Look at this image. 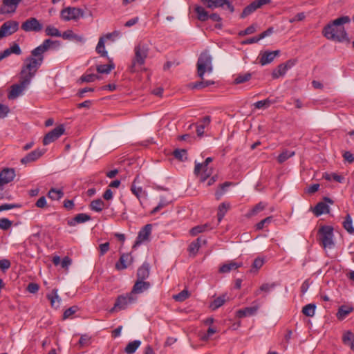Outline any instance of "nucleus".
<instances>
[{
  "label": "nucleus",
  "mask_w": 354,
  "mask_h": 354,
  "mask_svg": "<svg viewBox=\"0 0 354 354\" xmlns=\"http://www.w3.org/2000/svg\"><path fill=\"white\" fill-rule=\"evenodd\" d=\"M64 131L63 125H59L49 131L43 139L44 145H48L58 139L64 133Z\"/></svg>",
  "instance_id": "9"
},
{
  "label": "nucleus",
  "mask_w": 354,
  "mask_h": 354,
  "mask_svg": "<svg viewBox=\"0 0 354 354\" xmlns=\"http://www.w3.org/2000/svg\"><path fill=\"white\" fill-rule=\"evenodd\" d=\"M62 37L64 39L72 40L77 43L84 44L86 39L82 35H77L73 32L72 30H67L62 34Z\"/></svg>",
  "instance_id": "23"
},
{
  "label": "nucleus",
  "mask_w": 354,
  "mask_h": 354,
  "mask_svg": "<svg viewBox=\"0 0 354 354\" xmlns=\"http://www.w3.org/2000/svg\"><path fill=\"white\" fill-rule=\"evenodd\" d=\"M79 308L77 306H73L69 308L66 309L63 314V319H66L70 318L73 315H74L77 310Z\"/></svg>",
  "instance_id": "53"
},
{
  "label": "nucleus",
  "mask_w": 354,
  "mask_h": 354,
  "mask_svg": "<svg viewBox=\"0 0 354 354\" xmlns=\"http://www.w3.org/2000/svg\"><path fill=\"white\" fill-rule=\"evenodd\" d=\"M18 29L19 23L17 21L10 20L4 22L0 28V39L12 35Z\"/></svg>",
  "instance_id": "7"
},
{
  "label": "nucleus",
  "mask_w": 354,
  "mask_h": 354,
  "mask_svg": "<svg viewBox=\"0 0 354 354\" xmlns=\"http://www.w3.org/2000/svg\"><path fill=\"white\" fill-rule=\"evenodd\" d=\"M354 308L351 304L342 305L339 307L336 313V317L338 320H344L353 311Z\"/></svg>",
  "instance_id": "24"
},
{
  "label": "nucleus",
  "mask_w": 354,
  "mask_h": 354,
  "mask_svg": "<svg viewBox=\"0 0 354 354\" xmlns=\"http://www.w3.org/2000/svg\"><path fill=\"white\" fill-rule=\"evenodd\" d=\"M46 297L50 301L52 308L56 309L59 308L62 299L58 295V290L57 288H53L51 292L46 295Z\"/></svg>",
  "instance_id": "26"
},
{
  "label": "nucleus",
  "mask_w": 354,
  "mask_h": 354,
  "mask_svg": "<svg viewBox=\"0 0 354 354\" xmlns=\"http://www.w3.org/2000/svg\"><path fill=\"white\" fill-rule=\"evenodd\" d=\"M264 259L260 257H257L254 260V262L252 265V270L253 269H255L256 270H258L260 269L263 265L264 264Z\"/></svg>",
  "instance_id": "59"
},
{
  "label": "nucleus",
  "mask_w": 354,
  "mask_h": 354,
  "mask_svg": "<svg viewBox=\"0 0 354 354\" xmlns=\"http://www.w3.org/2000/svg\"><path fill=\"white\" fill-rule=\"evenodd\" d=\"M272 220H273V217L272 216H268L266 218L261 220L260 222H259L256 225L257 230H262L264 227L265 225H268V224L270 223L272 221Z\"/></svg>",
  "instance_id": "55"
},
{
  "label": "nucleus",
  "mask_w": 354,
  "mask_h": 354,
  "mask_svg": "<svg viewBox=\"0 0 354 354\" xmlns=\"http://www.w3.org/2000/svg\"><path fill=\"white\" fill-rule=\"evenodd\" d=\"M104 37H100L97 43V45L96 46V52L100 54L102 57H107L108 53L105 50L104 46Z\"/></svg>",
  "instance_id": "42"
},
{
  "label": "nucleus",
  "mask_w": 354,
  "mask_h": 354,
  "mask_svg": "<svg viewBox=\"0 0 354 354\" xmlns=\"http://www.w3.org/2000/svg\"><path fill=\"white\" fill-rule=\"evenodd\" d=\"M232 185V183L230 182H225L224 183L220 185V189L216 192V196L218 199L223 194V193L225 191V189L230 186Z\"/></svg>",
  "instance_id": "57"
},
{
  "label": "nucleus",
  "mask_w": 354,
  "mask_h": 354,
  "mask_svg": "<svg viewBox=\"0 0 354 354\" xmlns=\"http://www.w3.org/2000/svg\"><path fill=\"white\" fill-rule=\"evenodd\" d=\"M151 232V225L147 224L145 227L138 232L137 237L136 243H140L149 239V236Z\"/></svg>",
  "instance_id": "29"
},
{
  "label": "nucleus",
  "mask_w": 354,
  "mask_h": 354,
  "mask_svg": "<svg viewBox=\"0 0 354 354\" xmlns=\"http://www.w3.org/2000/svg\"><path fill=\"white\" fill-rule=\"evenodd\" d=\"M150 274V265L148 262L145 261L137 270V279L146 280Z\"/></svg>",
  "instance_id": "25"
},
{
  "label": "nucleus",
  "mask_w": 354,
  "mask_h": 354,
  "mask_svg": "<svg viewBox=\"0 0 354 354\" xmlns=\"http://www.w3.org/2000/svg\"><path fill=\"white\" fill-rule=\"evenodd\" d=\"M318 241L324 248L331 249L335 246L333 228L330 225H323L318 230Z\"/></svg>",
  "instance_id": "4"
},
{
  "label": "nucleus",
  "mask_w": 354,
  "mask_h": 354,
  "mask_svg": "<svg viewBox=\"0 0 354 354\" xmlns=\"http://www.w3.org/2000/svg\"><path fill=\"white\" fill-rule=\"evenodd\" d=\"M53 44H56L57 46H59L60 42L59 41H53L50 39H45L41 45L31 51V56L27 57L26 60L37 71L43 63L44 54Z\"/></svg>",
  "instance_id": "2"
},
{
  "label": "nucleus",
  "mask_w": 354,
  "mask_h": 354,
  "mask_svg": "<svg viewBox=\"0 0 354 354\" xmlns=\"http://www.w3.org/2000/svg\"><path fill=\"white\" fill-rule=\"evenodd\" d=\"M45 33L47 36L50 37H62L60 31L53 26H48L45 29Z\"/></svg>",
  "instance_id": "47"
},
{
  "label": "nucleus",
  "mask_w": 354,
  "mask_h": 354,
  "mask_svg": "<svg viewBox=\"0 0 354 354\" xmlns=\"http://www.w3.org/2000/svg\"><path fill=\"white\" fill-rule=\"evenodd\" d=\"M277 286V284L275 283H263L262 284L259 289L256 290L254 292V295L256 296L259 295L260 294V292H270L271 290H272L275 287Z\"/></svg>",
  "instance_id": "43"
},
{
  "label": "nucleus",
  "mask_w": 354,
  "mask_h": 354,
  "mask_svg": "<svg viewBox=\"0 0 354 354\" xmlns=\"http://www.w3.org/2000/svg\"><path fill=\"white\" fill-rule=\"evenodd\" d=\"M271 0H256L247 6L243 10L241 18H245L250 14L253 13L257 9L262 7L266 4H268Z\"/></svg>",
  "instance_id": "11"
},
{
  "label": "nucleus",
  "mask_w": 354,
  "mask_h": 354,
  "mask_svg": "<svg viewBox=\"0 0 354 354\" xmlns=\"http://www.w3.org/2000/svg\"><path fill=\"white\" fill-rule=\"evenodd\" d=\"M201 246L198 245L197 242H192L188 248V251L190 254H192L194 256L198 252Z\"/></svg>",
  "instance_id": "60"
},
{
  "label": "nucleus",
  "mask_w": 354,
  "mask_h": 354,
  "mask_svg": "<svg viewBox=\"0 0 354 354\" xmlns=\"http://www.w3.org/2000/svg\"><path fill=\"white\" fill-rule=\"evenodd\" d=\"M212 57L207 53H202L200 55L196 64L198 77L203 78L205 73L210 74L212 73Z\"/></svg>",
  "instance_id": "5"
},
{
  "label": "nucleus",
  "mask_w": 354,
  "mask_h": 354,
  "mask_svg": "<svg viewBox=\"0 0 354 354\" xmlns=\"http://www.w3.org/2000/svg\"><path fill=\"white\" fill-rule=\"evenodd\" d=\"M194 10L197 15L198 20L205 21L209 19V14L203 7L197 6L195 7Z\"/></svg>",
  "instance_id": "36"
},
{
  "label": "nucleus",
  "mask_w": 354,
  "mask_h": 354,
  "mask_svg": "<svg viewBox=\"0 0 354 354\" xmlns=\"http://www.w3.org/2000/svg\"><path fill=\"white\" fill-rule=\"evenodd\" d=\"M149 54L148 45L143 43H139L134 48V57L132 59L129 70L131 73H135L138 68L142 66L145 63Z\"/></svg>",
  "instance_id": "3"
},
{
  "label": "nucleus",
  "mask_w": 354,
  "mask_h": 354,
  "mask_svg": "<svg viewBox=\"0 0 354 354\" xmlns=\"http://www.w3.org/2000/svg\"><path fill=\"white\" fill-rule=\"evenodd\" d=\"M329 212V206L324 202H319L313 209V212L316 216H319L323 214H328Z\"/></svg>",
  "instance_id": "32"
},
{
  "label": "nucleus",
  "mask_w": 354,
  "mask_h": 354,
  "mask_svg": "<svg viewBox=\"0 0 354 354\" xmlns=\"http://www.w3.org/2000/svg\"><path fill=\"white\" fill-rule=\"evenodd\" d=\"M64 192L62 189L51 188L48 192V197L52 200H59L64 196Z\"/></svg>",
  "instance_id": "40"
},
{
  "label": "nucleus",
  "mask_w": 354,
  "mask_h": 354,
  "mask_svg": "<svg viewBox=\"0 0 354 354\" xmlns=\"http://www.w3.org/2000/svg\"><path fill=\"white\" fill-rule=\"evenodd\" d=\"M344 228L351 234H354V227L353 226V220L349 214L345 216L344 221L342 223Z\"/></svg>",
  "instance_id": "37"
},
{
  "label": "nucleus",
  "mask_w": 354,
  "mask_h": 354,
  "mask_svg": "<svg viewBox=\"0 0 354 354\" xmlns=\"http://www.w3.org/2000/svg\"><path fill=\"white\" fill-rule=\"evenodd\" d=\"M114 68L115 64L112 62H110L109 64H102L97 66L96 70L99 73L109 74Z\"/></svg>",
  "instance_id": "41"
},
{
  "label": "nucleus",
  "mask_w": 354,
  "mask_h": 354,
  "mask_svg": "<svg viewBox=\"0 0 354 354\" xmlns=\"http://www.w3.org/2000/svg\"><path fill=\"white\" fill-rule=\"evenodd\" d=\"M200 79V81L189 83L188 85L189 88L192 89L201 90L215 84V82L213 80H205L204 79V76H203V78Z\"/></svg>",
  "instance_id": "27"
},
{
  "label": "nucleus",
  "mask_w": 354,
  "mask_h": 354,
  "mask_svg": "<svg viewBox=\"0 0 354 354\" xmlns=\"http://www.w3.org/2000/svg\"><path fill=\"white\" fill-rule=\"evenodd\" d=\"M316 305L314 304H309L304 306L302 308V313L307 317H313L315 315Z\"/></svg>",
  "instance_id": "45"
},
{
  "label": "nucleus",
  "mask_w": 354,
  "mask_h": 354,
  "mask_svg": "<svg viewBox=\"0 0 354 354\" xmlns=\"http://www.w3.org/2000/svg\"><path fill=\"white\" fill-rule=\"evenodd\" d=\"M324 178L327 180H335L338 183H343L344 178L336 173L325 174L324 176Z\"/></svg>",
  "instance_id": "50"
},
{
  "label": "nucleus",
  "mask_w": 354,
  "mask_h": 354,
  "mask_svg": "<svg viewBox=\"0 0 354 354\" xmlns=\"http://www.w3.org/2000/svg\"><path fill=\"white\" fill-rule=\"evenodd\" d=\"M28 80L21 79L20 84H14L11 86V90L8 93L9 99H15L21 94L24 89L30 84Z\"/></svg>",
  "instance_id": "14"
},
{
  "label": "nucleus",
  "mask_w": 354,
  "mask_h": 354,
  "mask_svg": "<svg viewBox=\"0 0 354 354\" xmlns=\"http://www.w3.org/2000/svg\"><path fill=\"white\" fill-rule=\"evenodd\" d=\"M36 72L37 70L35 69L29 62L25 60L21 71V78L28 80V82H30L31 79L35 76Z\"/></svg>",
  "instance_id": "18"
},
{
  "label": "nucleus",
  "mask_w": 354,
  "mask_h": 354,
  "mask_svg": "<svg viewBox=\"0 0 354 354\" xmlns=\"http://www.w3.org/2000/svg\"><path fill=\"white\" fill-rule=\"evenodd\" d=\"M306 18V15L304 12H299L294 17L290 18L289 19L290 23H295L296 21H303Z\"/></svg>",
  "instance_id": "62"
},
{
  "label": "nucleus",
  "mask_w": 354,
  "mask_h": 354,
  "mask_svg": "<svg viewBox=\"0 0 354 354\" xmlns=\"http://www.w3.org/2000/svg\"><path fill=\"white\" fill-rule=\"evenodd\" d=\"M133 261L132 257L128 253H123L120 255L119 261L115 263V268L118 270L126 269Z\"/></svg>",
  "instance_id": "22"
},
{
  "label": "nucleus",
  "mask_w": 354,
  "mask_h": 354,
  "mask_svg": "<svg viewBox=\"0 0 354 354\" xmlns=\"http://www.w3.org/2000/svg\"><path fill=\"white\" fill-rule=\"evenodd\" d=\"M258 308L259 306L256 305L239 309V310L236 311V317H238L239 318H243L245 317L252 316L257 313Z\"/></svg>",
  "instance_id": "28"
},
{
  "label": "nucleus",
  "mask_w": 354,
  "mask_h": 354,
  "mask_svg": "<svg viewBox=\"0 0 354 354\" xmlns=\"http://www.w3.org/2000/svg\"><path fill=\"white\" fill-rule=\"evenodd\" d=\"M21 29L26 32H39L43 28V25L35 17L26 20L21 24Z\"/></svg>",
  "instance_id": "10"
},
{
  "label": "nucleus",
  "mask_w": 354,
  "mask_h": 354,
  "mask_svg": "<svg viewBox=\"0 0 354 354\" xmlns=\"http://www.w3.org/2000/svg\"><path fill=\"white\" fill-rule=\"evenodd\" d=\"M286 66L283 64H279L272 73L273 79H277L279 77L283 76L286 73Z\"/></svg>",
  "instance_id": "44"
},
{
  "label": "nucleus",
  "mask_w": 354,
  "mask_h": 354,
  "mask_svg": "<svg viewBox=\"0 0 354 354\" xmlns=\"http://www.w3.org/2000/svg\"><path fill=\"white\" fill-rule=\"evenodd\" d=\"M251 77H252V75L250 73L240 74L234 79V83L236 84L244 83V82L250 80Z\"/></svg>",
  "instance_id": "49"
},
{
  "label": "nucleus",
  "mask_w": 354,
  "mask_h": 354,
  "mask_svg": "<svg viewBox=\"0 0 354 354\" xmlns=\"http://www.w3.org/2000/svg\"><path fill=\"white\" fill-rule=\"evenodd\" d=\"M135 299L131 292L125 296L120 295L117 298L115 305L111 311L113 312L115 309H125L129 304L133 303Z\"/></svg>",
  "instance_id": "12"
},
{
  "label": "nucleus",
  "mask_w": 354,
  "mask_h": 354,
  "mask_svg": "<svg viewBox=\"0 0 354 354\" xmlns=\"http://www.w3.org/2000/svg\"><path fill=\"white\" fill-rule=\"evenodd\" d=\"M151 287V283L145 280L137 279L132 288L131 293L141 294L147 290Z\"/></svg>",
  "instance_id": "20"
},
{
  "label": "nucleus",
  "mask_w": 354,
  "mask_h": 354,
  "mask_svg": "<svg viewBox=\"0 0 354 354\" xmlns=\"http://www.w3.org/2000/svg\"><path fill=\"white\" fill-rule=\"evenodd\" d=\"M295 154V151H290L286 149L278 156L277 161L281 164L286 161L289 158L292 157Z\"/></svg>",
  "instance_id": "46"
},
{
  "label": "nucleus",
  "mask_w": 354,
  "mask_h": 354,
  "mask_svg": "<svg viewBox=\"0 0 354 354\" xmlns=\"http://www.w3.org/2000/svg\"><path fill=\"white\" fill-rule=\"evenodd\" d=\"M21 0H2L0 12L2 14L13 13L16 11Z\"/></svg>",
  "instance_id": "13"
},
{
  "label": "nucleus",
  "mask_w": 354,
  "mask_h": 354,
  "mask_svg": "<svg viewBox=\"0 0 354 354\" xmlns=\"http://www.w3.org/2000/svg\"><path fill=\"white\" fill-rule=\"evenodd\" d=\"M230 205L227 203H222L219 205L218 208L217 217L218 222H221L224 216L230 209Z\"/></svg>",
  "instance_id": "38"
},
{
  "label": "nucleus",
  "mask_w": 354,
  "mask_h": 354,
  "mask_svg": "<svg viewBox=\"0 0 354 354\" xmlns=\"http://www.w3.org/2000/svg\"><path fill=\"white\" fill-rule=\"evenodd\" d=\"M257 24H252L248 26L245 30L240 31L239 33V36H245L250 35L256 32Z\"/></svg>",
  "instance_id": "56"
},
{
  "label": "nucleus",
  "mask_w": 354,
  "mask_h": 354,
  "mask_svg": "<svg viewBox=\"0 0 354 354\" xmlns=\"http://www.w3.org/2000/svg\"><path fill=\"white\" fill-rule=\"evenodd\" d=\"M209 225L208 224H204L201 225H197L193 228L191 229L190 233L193 236H196L199 233L203 232L207 230H209Z\"/></svg>",
  "instance_id": "48"
},
{
  "label": "nucleus",
  "mask_w": 354,
  "mask_h": 354,
  "mask_svg": "<svg viewBox=\"0 0 354 354\" xmlns=\"http://www.w3.org/2000/svg\"><path fill=\"white\" fill-rule=\"evenodd\" d=\"M91 219V217L84 213H80L77 214L74 218L68 221V225L70 226H74L77 223H82L88 221Z\"/></svg>",
  "instance_id": "30"
},
{
  "label": "nucleus",
  "mask_w": 354,
  "mask_h": 354,
  "mask_svg": "<svg viewBox=\"0 0 354 354\" xmlns=\"http://www.w3.org/2000/svg\"><path fill=\"white\" fill-rule=\"evenodd\" d=\"M10 53L12 54H15V55H21V48L19 46V45L17 43H13L10 47L8 48Z\"/></svg>",
  "instance_id": "61"
},
{
  "label": "nucleus",
  "mask_w": 354,
  "mask_h": 354,
  "mask_svg": "<svg viewBox=\"0 0 354 354\" xmlns=\"http://www.w3.org/2000/svg\"><path fill=\"white\" fill-rule=\"evenodd\" d=\"M15 177V171L12 168H4L0 173V185H4L12 181Z\"/></svg>",
  "instance_id": "17"
},
{
  "label": "nucleus",
  "mask_w": 354,
  "mask_h": 354,
  "mask_svg": "<svg viewBox=\"0 0 354 354\" xmlns=\"http://www.w3.org/2000/svg\"><path fill=\"white\" fill-rule=\"evenodd\" d=\"M190 296V292L185 289L181 292H178V301H183Z\"/></svg>",
  "instance_id": "64"
},
{
  "label": "nucleus",
  "mask_w": 354,
  "mask_h": 354,
  "mask_svg": "<svg viewBox=\"0 0 354 354\" xmlns=\"http://www.w3.org/2000/svg\"><path fill=\"white\" fill-rule=\"evenodd\" d=\"M139 182H140L139 176H136V178H134L133 181L131 183L130 189H131V192H132V194L133 195H135L136 196V198L141 202V201H140L141 198L143 196H146L147 193L145 190H143L142 187L137 186V184L139 183Z\"/></svg>",
  "instance_id": "21"
},
{
  "label": "nucleus",
  "mask_w": 354,
  "mask_h": 354,
  "mask_svg": "<svg viewBox=\"0 0 354 354\" xmlns=\"http://www.w3.org/2000/svg\"><path fill=\"white\" fill-rule=\"evenodd\" d=\"M272 102L268 99L260 100L254 103V106L257 109L268 108L270 106Z\"/></svg>",
  "instance_id": "54"
},
{
  "label": "nucleus",
  "mask_w": 354,
  "mask_h": 354,
  "mask_svg": "<svg viewBox=\"0 0 354 354\" xmlns=\"http://www.w3.org/2000/svg\"><path fill=\"white\" fill-rule=\"evenodd\" d=\"M265 207H266V205L263 203L260 202L258 204H257L250 210V212L248 213V216H254V215L257 214L259 212L265 209Z\"/></svg>",
  "instance_id": "52"
},
{
  "label": "nucleus",
  "mask_w": 354,
  "mask_h": 354,
  "mask_svg": "<svg viewBox=\"0 0 354 354\" xmlns=\"http://www.w3.org/2000/svg\"><path fill=\"white\" fill-rule=\"evenodd\" d=\"M342 342L354 351V334L351 331L348 330L343 335Z\"/></svg>",
  "instance_id": "33"
},
{
  "label": "nucleus",
  "mask_w": 354,
  "mask_h": 354,
  "mask_svg": "<svg viewBox=\"0 0 354 354\" xmlns=\"http://www.w3.org/2000/svg\"><path fill=\"white\" fill-rule=\"evenodd\" d=\"M12 225V221L6 218H0V228L6 230L9 229Z\"/></svg>",
  "instance_id": "58"
},
{
  "label": "nucleus",
  "mask_w": 354,
  "mask_h": 354,
  "mask_svg": "<svg viewBox=\"0 0 354 354\" xmlns=\"http://www.w3.org/2000/svg\"><path fill=\"white\" fill-rule=\"evenodd\" d=\"M350 21L351 19L348 16H342L333 20L324 28L323 35L330 40L350 43V39L344 27V24Z\"/></svg>",
  "instance_id": "1"
},
{
  "label": "nucleus",
  "mask_w": 354,
  "mask_h": 354,
  "mask_svg": "<svg viewBox=\"0 0 354 354\" xmlns=\"http://www.w3.org/2000/svg\"><path fill=\"white\" fill-rule=\"evenodd\" d=\"M104 202L102 199L97 198L91 201L89 207L91 210L96 212H100L104 209Z\"/></svg>",
  "instance_id": "35"
},
{
  "label": "nucleus",
  "mask_w": 354,
  "mask_h": 354,
  "mask_svg": "<svg viewBox=\"0 0 354 354\" xmlns=\"http://www.w3.org/2000/svg\"><path fill=\"white\" fill-rule=\"evenodd\" d=\"M141 342L140 340L130 342L125 347L124 352L127 354H132L136 352Z\"/></svg>",
  "instance_id": "39"
},
{
  "label": "nucleus",
  "mask_w": 354,
  "mask_h": 354,
  "mask_svg": "<svg viewBox=\"0 0 354 354\" xmlns=\"http://www.w3.org/2000/svg\"><path fill=\"white\" fill-rule=\"evenodd\" d=\"M11 266L10 261L8 259H3L0 260V268L3 271L9 269Z\"/></svg>",
  "instance_id": "63"
},
{
  "label": "nucleus",
  "mask_w": 354,
  "mask_h": 354,
  "mask_svg": "<svg viewBox=\"0 0 354 354\" xmlns=\"http://www.w3.org/2000/svg\"><path fill=\"white\" fill-rule=\"evenodd\" d=\"M100 77L95 74H84L81 76L80 80L82 82H93L96 80H98Z\"/></svg>",
  "instance_id": "51"
},
{
  "label": "nucleus",
  "mask_w": 354,
  "mask_h": 354,
  "mask_svg": "<svg viewBox=\"0 0 354 354\" xmlns=\"http://www.w3.org/2000/svg\"><path fill=\"white\" fill-rule=\"evenodd\" d=\"M84 15V11L77 8L68 7L62 10L60 13L61 18L66 21L70 20H77Z\"/></svg>",
  "instance_id": "6"
},
{
  "label": "nucleus",
  "mask_w": 354,
  "mask_h": 354,
  "mask_svg": "<svg viewBox=\"0 0 354 354\" xmlns=\"http://www.w3.org/2000/svg\"><path fill=\"white\" fill-rule=\"evenodd\" d=\"M243 266V263L241 262H234L229 261L227 263L222 265L219 268V272L221 273H227L230 272L232 270H236L239 268Z\"/></svg>",
  "instance_id": "31"
},
{
  "label": "nucleus",
  "mask_w": 354,
  "mask_h": 354,
  "mask_svg": "<svg viewBox=\"0 0 354 354\" xmlns=\"http://www.w3.org/2000/svg\"><path fill=\"white\" fill-rule=\"evenodd\" d=\"M45 149H37L30 153H28L26 156L21 159L22 164L26 165L28 163L35 162L38 160L46 152Z\"/></svg>",
  "instance_id": "16"
},
{
  "label": "nucleus",
  "mask_w": 354,
  "mask_h": 354,
  "mask_svg": "<svg viewBox=\"0 0 354 354\" xmlns=\"http://www.w3.org/2000/svg\"><path fill=\"white\" fill-rule=\"evenodd\" d=\"M280 53L279 50L274 51H265L260 54L259 62L262 66L271 63Z\"/></svg>",
  "instance_id": "19"
},
{
  "label": "nucleus",
  "mask_w": 354,
  "mask_h": 354,
  "mask_svg": "<svg viewBox=\"0 0 354 354\" xmlns=\"http://www.w3.org/2000/svg\"><path fill=\"white\" fill-rule=\"evenodd\" d=\"M227 295L223 294L221 296H219L216 298H215L210 304L209 307L212 310H216L221 306H222L225 301H226Z\"/></svg>",
  "instance_id": "34"
},
{
  "label": "nucleus",
  "mask_w": 354,
  "mask_h": 354,
  "mask_svg": "<svg viewBox=\"0 0 354 354\" xmlns=\"http://www.w3.org/2000/svg\"><path fill=\"white\" fill-rule=\"evenodd\" d=\"M212 158L208 157L205 159V162L203 164L198 163L196 164L195 168H194V173L196 175H199L201 170L203 169V171L201 174V178L202 181H205L207 178L209 176V173L207 171V165L209 163H210L212 161Z\"/></svg>",
  "instance_id": "15"
},
{
  "label": "nucleus",
  "mask_w": 354,
  "mask_h": 354,
  "mask_svg": "<svg viewBox=\"0 0 354 354\" xmlns=\"http://www.w3.org/2000/svg\"><path fill=\"white\" fill-rule=\"evenodd\" d=\"M201 2L208 8L214 9L226 6L230 12L232 13L234 11V7L229 0H201Z\"/></svg>",
  "instance_id": "8"
}]
</instances>
